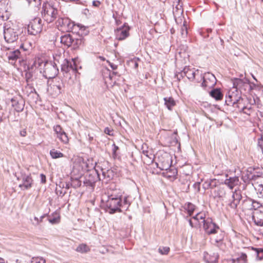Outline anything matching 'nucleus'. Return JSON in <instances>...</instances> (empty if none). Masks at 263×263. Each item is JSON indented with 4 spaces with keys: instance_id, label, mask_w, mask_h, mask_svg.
<instances>
[{
    "instance_id": "obj_1",
    "label": "nucleus",
    "mask_w": 263,
    "mask_h": 263,
    "mask_svg": "<svg viewBox=\"0 0 263 263\" xmlns=\"http://www.w3.org/2000/svg\"><path fill=\"white\" fill-rule=\"evenodd\" d=\"M130 204L127 196L123 198L122 195L112 194L108 195L103 206L106 212L112 214L127 211Z\"/></svg>"
},
{
    "instance_id": "obj_2",
    "label": "nucleus",
    "mask_w": 263,
    "mask_h": 263,
    "mask_svg": "<svg viewBox=\"0 0 263 263\" xmlns=\"http://www.w3.org/2000/svg\"><path fill=\"white\" fill-rule=\"evenodd\" d=\"M80 31L78 34L71 35L70 33H67L61 36V43L65 46L69 47H72L76 49L81 46H83L84 43V39L82 34L80 35Z\"/></svg>"
},
{
    "instance_id": "obj_3",
    "label": "nucleus",
    "mask_w": 263,
    "mask_h": 263,
    "mask_svg": "<svg viewBox=\"0 0 263 263\" xmlns=\"http://www.w3.org/2000/svg\"><path fill=\"white\" fill-rule=\"evenodd\" d=\"M56 24L58 27H60L61 29L66 32L76 33L77 32V29L81 31L85 30L84 26L80 24H75L74 22L66 17H59L57 21Z\"/></svg>"
},
{
    "instance_id": "obj_4",
    "label": "nucleus",
    "mask_w": 263,
    "mask_h": 263,
    "mask_svg": "<svg viewBox=\"0 0 263 263\" xmlns=\"http://www.w3.org/2000/svg\"><path fill=\"white\" fill-rule=\"evenodd\" d=\"M58 10L52 2L45 3L42 7V16L48 23L53 22L57 17Z\"/></svg>"
},
{
    "instance_id": "obj_5",
    "label": "nucleus",
    "mask_w": 263,
    "mask_h": 263,
    "mask_svg": "<svg viewBox=\"0 0 263 263\" xmlns=\"http://www.w3.org/2000/svg\"><path fill=\"white\" fill-rule=\"evenodd\" d=\"M101 178L97 170L94 169L92 171L87 172L84 176L83 181V186L93 191L96 186V183L98 181L101 180Z\"/></svg>"
},
{
    "instance_id": "obj_6",
    "label": "nucleus",
    "mask_w": 263,
    "mask_h": 263,
    "mask_svg": "<svg viewBox=\"0 0 263 263\" xmlns=\"http://www.w3.org/2000/svg\"><path fill=\"white\" fill-rule=\"evenodd\" d=\"M233 88L238 90L240 95L242 91L250 92L253 90L250 81L246 78L243 79L234 78L232 79Z\"/></svg>"
},
{
    "instance_id": "obj_7",
    "label": "nucleus",
    "mask_w": 263,
    "mask_h": 263,
    "mask_svg": "<svg viewBox=\"0 0 263 263\" xmlns=\"http://www.w3.org/2000/svg\"><path fill=\"white\" fill-rule=\"evenodd\" d=\"M14 175L17 180L22 181L18 185L22 190H28L32 187L33 180L31 174H26L24 171L21 170L19 173H15Z\"/></svg>"
},
{
    "instance_id": "obj_8",
    "label": "nucleus",
    "mask_w": 263,
    "mask_h": 263,
    "mask_svg": "<svg viewBox=\"0 0 263 263\" xmlns=\"http://www.w3.org/2000/svg\"><path fill=\"white\" fill-rule=\"evenodd\" d=\"M61 71L64 77L71 78V74L77 75L78 73L77 65L74 59L71 60L64 59L61 64Z\"/></svg>"
},
{
    "instance_id": "obj_9",
    "label": "nucleus",
    "mask_w": 263,
    "mask_h": 263,
    "mask_svg": "<svg viewBox=\"0 0 263 263\" xmlns=\"http://www.w3.org/2000/svg\"><path fill=\"white\" fill-rule=\"evenodd\" d=\"M202 81L201 86L205 89L206 88H213L216 84L217 79L215 76L210 72L200 74V79H197L196 82L199 83Z\"/></svg>"
},
{
    "instance_id": "obj_10",
    "label": "nucleus",
    "mask_w": 263,
    "mask_h": 263,
    "mask_svg": "<svg viewBox=\"0 0 263 263\" xmlns=\"http://www.w3.org/2000/svg\"><path fill=\"white\" fill-rule=\"evenodd\" d=\"M243 101L240 93L238 90L229 91L226 96L225 104L228 106L240 107V102Z\"/></svg>"
},
{
    "instance_id": "obj_11",
    "label": "nucleus",
    "mask_w": 263,
    "mask_h": 263,
    "mask_svg": "<svg viewBox=\"0 0 263 263\" xmlns=\"http://www.w3.org/2000/svg\"><path fill=\"white\" fill-rule=\"evenodd\" d=\"M43 28L42 20L40 17H35L31 20L27 25L28 33L35 36L42 31Z\"/></svg>"
},
{
    "instance_id": "obj_12",
    "label": "nucleus",
    "mask_w": 263,
    "mask_h": 263,
    "mask_svg": "<svg viewBox=\"0 0 263 263\" xmlns=\"http://www.w3.org/2000/svg\"><path fill=\"white\" fill-rule=\"evenodd\" d=\"M44 67L43 76L46 79H53L58 75L59 69L54 62H47L45 63Z\"/></svg>"
},
{
    "instance_id": "obj_13",
    "label": "nucleus",
    "mask_w": 263,
    "mask_h": 263,
    "mask_svg": "<svg viewBox=\"0 0 263 263\" xmlns=\"http://www.w3.org/2000/svg\"><path fill=\"white\" fill-rule=\"evenodd\" d=\"M40 66L39 60L34 61L32 63H29L27 67L25 70V80L27 83L32 81L33 78L35 77V73L38 67Z\"/></svg>"
},
{
    "instance_id": "obj_14",
    "label": "nucleus",
    "mask_w": 263,
    "mask_h": 263,
    "mask_svg": "<svg viewBox=\"0 0 263 263\" xmlns=\"http://www.w3.org/2000/svg\"><path fill=\"white\" fill-rule=\"evenodd\" d=\"M202 222L204 230L208 235L215 234L218 232V230H220L219 227L213 222L212 218H208L203 219Z\"/></svg>"
},
{
    "instance_id": "obj_15",
    "label": "nucleus",
    "mask_w": 263,
    "mask_h": 263,
    "mask_svg": "<svg viewBox=\"0 0 263 263\" xmlns=\"http://www.w3.org/2000/svg\"><path fill=\"white\" fill-rule=\"evenodd\" d=\"M130 28L127 23H124L123 25L115 30L116 39L118 41L125 39L129 36Z\"/></svg>"
},
{
    "instance_id": "obj_16",
    "label": "nucleus",
    "mask_w": 263,
    "mask_h": 263,
    "mask_svg": "<svg viewBox=\"0 0 263 263\" xmlns=\"http://www.w3.org/2000/svg\"><path fill=\"white\" fill-rule=\"evenodd\" d=\"M4 39L8 43H12L18 39V33L15 30L12 28H8L4 30Z\"/></svg>"
},
{
    "instance_id": "obj_17",
    "label": "nucleus",
    "mask_w": 263,
    "mask_h": 263,
    "mask_svg": "<svg viewBox=\"0 0 263 263\" xmlns=\"http://www.w3.org/2000/svg\"><path fill=\"white\" fill-rule=\"evenodd\" d=\"M232 200L229 203V205L231 209L236 210L240 201L242 199L241 191L240 190H235L232 194Z\"/></svg>"
},
{
    "instance_id": "obj_18",
    "label": "nucleus",
    "mask_w": 263,
    "mask_h": 263,
    "mask_svg": "<svg viewBox=\"0 0 263 263\" xmlns=\"http://www.w3.org/2000/svg\"><path fill=\"white\" fill-rule=\"evenodd\" d=\"M201 72L199 70H195L194 68L191 69L189 67H185L182 70V74L185 76L187 78L191 81H194L196 80V76H199Z\"/></svg>"
},
{
    "instance_id": "obj_19",
    "label": "nucleus",
    "mask_w": 263,
    "mask_h": 263,
    "mask_svg": "<svg viewBox=\"0 0 263 263\" xmlns=\"http://www.w3.org/2000/svg\"><path fill=\"white\" fill-rule=\"evenodd\" d=\"M24 95L28 97H31L33 100H37L39 97L38 93L36 92L35 88L29 83H27L26 86L23 89ZM36 101V100H34Z\"/></svg>"
},
{
    "instance_id": "obj_20",
    "label": "nucleus",
    "mask_w": 263,
    "mask_h": 263,
    "mask_svg": "<svg viewBox=\"0 0 263 263\" xmlns=\"http://www.w3.org/2000/svg\"><path fill=\"white\" fill-rule=\"evenodd\" d=\"M53 81V85L51 87L55 91V94L58 95L61 93L63 88L64 87V84L63 80L59 77H55Z\"/></svg>"
},
{
    "instance_id": "obj_21",
    "label": "nucleus",
    "mask_w": 263,
    "mask_h": 263,
    "mask_svg": "<svg viewBox=\"0 0 263 263\" xmlns=\"http://www.w3.org/2000/svg\"><path fill=\"white\" fill-rule=\"evenodd\" d=\"M219 184V181L216 179H209L205 181L202 184V187L204 190L213 189L217 187Z\"/></svg>"
},
{
    "instance_id": "obj_22",
    "label": "nucleus",
    "mask_w": 263,
    "mask_h": 263,
    "mask_svg": "<svg viewBox=\"0 0 263 263\" xmlns=\"http://www.w3.org/2000/svg\"><path fill=\"white\" fill-rule=\"evenodd\" d=\"M224 234V232L220 230V232L217 234L216 237L211 238L212 244L216 247L220 248L222 244Z\"/></svg>"
},
{
    "instance_id": "obj_23",
    "label": "nucleus",
    "mask_w": 263,
    "mask_h": 263,
    "mask_svg": "<svg viewBox=\"0 0 263 263\" xmlns=\"http://www.w3.org/2000/svg\"><path fill=\"white\" fill-rule=\"evenodd\" d=\"M224 183L232 190L235 186L239 184V179L237 176L230 177L224 180Z\"/></svg>"
},
{
    "instance_id": "obj_24",
    "label": "nucleus",
    "mask_w": 263,
    "mask_h": 263,
    "mask_svg": "<svg viewBox=\"0 0 263 263\" xmlns=\"http://www.w3.org/2000/svg\"><path fill=\"white\" fill-rule=\"evenodd\" d=\"M12 106L14 108L15 111L17 112L22 111L24 109V104L22 100L19 101L16 98H12L11 99Z\"/></svg>"
},
{
    "instance_id": "obj_25",
    "label": "nucleus",
    "mask_w": 263,
    "mask_h": 263,
    "mask_svg": "<svg viewBox=\"0 0 263 263\" xmlns=\"http://www.w3.org/2000/svg\"><path fill=\"white\" fill-rule=\"evenodd\" d=\"M166 173H163L164 176L168 178H173L174 180L177 178L178 174L177 170L175 167H171L165 168Z\"/></svg>"
},
{
    "instance_id": "obj_26",
    "label": "nucleus",
    "mask_w": 263,
    "mask_h": 263,
    "mask_svg": "<svg viewBox=\"0 0 263 263\" xmlns=\"http://www.w3.org/2000/svg\"><path fill=\"white\" fill-rule=\"evenodd\" d=\"M218 255L213 253L212 255L207 252L204 253V259L206 263H216L218 261Z\"/></svg>"
},
{
    "instance_id": "obj_27",
    "label": "nucleus",
    "mask_w": 263,
    "mask_h": 263,
    "mask_svg": "<svg viewBox=\"0 0 263 263\" xmlns=\"http://www.w3.org/2000/svg\"><path fill=\"white\" fill-rule=\"evenodd\" d=\"M210 95L216 101L220 100L222 99L223 94L220 88H214L210 92Z\"/></svg>"
},
{
    "instance_id": "obj_28",
    "label": "nucleus",
    "mask_w": 263,
    "mask_h": 263,
    "mask_svg": "<svg viewBox=\"0 0 263 263\" xmlns=\"http://www.w3.org/2000/svg\"><path fill=\"white\" fill-rule=\"evenodd\" d=\"M164 105L169 110H172L173 107L176 105V102L172 97H164L163 98Z\"/></svg>"
},
{
    "instance_id": "obj_29",
    "label": "nucleus",
    "mask_w": 263,
    "mask_h": 263,
    "mask_svg": "<svg viewBox=\"0 0 263 263\" xmlns=\"http://www.w3.org/2000/svg\"><path fill=\"white\" fill-rule=\"evenodd\" d=\"M22 56L20 50L16 49L9 53L8 59L9 61H15L17 59L21 58Z\"/></svg>"
},
{
    "instance_id": "obj_30",
    "label": "nucleus",
    "mask_w": 263,
    "mask_h": 263,
    "mask_svg": "<svg viewBox=\"0 0 263 263\" xmlns=\"http://www.w3.org/2000/svg\"><path fill=\"white\" fill-rule=\"evenodd\" d=\"M86 165V171L89 172L94 169H96L97 165V162L94 161L92 158H89L85 159Z\"/></svg>"
},
{
    "instance_id": "obj_31",
    "label": "nucleus",
    "mask_w": 263,
    "mask_h": 263,
    "mask_svg": "<svg viewBox=\"0 0 263 263\" xmlns=\"http://www.w3.org/2000/svg\"><path fill=\"white\" fill-rule=\"evenodd\" d=\"M252 199L248 197L242 200V205L243 210H252Z\"/></svg>"
},
{
    "instance_id": "obj_32",
    "label": "nucleus",
    "mask_w": 263,
    "mask_h": 263,
    "mask_svg": "<svg viewBox=\"0 0 263 263\" xmlns=\"http://www.w3.org/2000/svg\"><path fill=\"white\" fill-rule=\"evenodd\" d=\"M183 208L187 211L189 215L191 216L195 210L196 206L192 203L187 202L184 204Z\"/></svg>"
},
{
    "instance_id": "obj_33",
    "label": "nucleus",
    "mask_w": 263,
    "mask_h": 263,
    "mask_svg": "<svg viewBox=\"0 0 263 263\" xmlns=\"http://www.w3.org/2000/svg\"><path fill=\"white\" fill-rule=\"evenodd\" d=\"M80 177H70V181L72 183V187L76 189L82 186V180Z\"/></svg>"
},
{
    "instance_id": "obj_34",
    "label": "nucleus",
    "mask_w": 263,
    "mask_h": 263,
    "mask_svg": "<svg viewBox=\"0 0 263 263\" xmlns=\"http://www.w3.org/2000/svg\"><path fill=\"white\" fill-rule=\"evenodd\" d=\"M78 167H79V171L80 172V174L81 176L83 174L84 172H87V167L85 159L82 158L79 160Z\"/></svg>"
},
{
    "instance_id": "obj_35",
    "label": "nucleus",
    "mask_w": 263,
    "mask_h": 263,
    "mask_svg": "<svg viewBox=\"0 0 263 263\" xmlns=\"http://www.w3.org/2000/svg\"><path fill=\"white\" fill-rule=\"evenodd\" d=\"M102 175L103 179H106V181H109L112 178V171L111 170H105L101 168Z\"/></svg>"
},
{
    "instance_id": "obj_36",
    "label": "nucleus",
    "mask_w": 263,
    "mask_h": 263,
    "mask_svg": "<svg viewBox=\"0 0 263 263\" xmlns=\"http://www.w3.org/2000/svg\"><path fill=\"white\" fill-rule=\"evenodd\" d=\"M51 216L52 217H49L48 219V220L49 221V222L50 223H51L52 224H54L59 223L60 222V215L59 214L54 212L52 214Z\"/></svg>"
},
{
    "instance_id": "obj_37",
    "label": "nucleus",
    "mask_w": 263,
    "mask_h": 263,
    "mask_svg": "<svg viewBox=\"0 0 263 263\" xmlns=\"http://www.w3.org/2000/svg\"><path fill=\"white\" fill-rule=\"evenodd\" d=\"M76 251L81 253H85L89 252L90 251V249L87 245L82 243L78 246Z\"/></svg>"
},
{
    "instance_id": "obj_38",
    "label": "nucleus",
    "mask_w": 263,
    "mask_h": 263,
    "mask_svg": "<svg viewBox=\"0 0 263 263\" xmlns=\"http://www.w3.org/2000/svg\"><path fill=\"white\" fill-rule=\"evenodd\" d=\"M50 155L52 158L53 159L62 158L64 156L63 153H62L60 151L55 150V149H52L50 151Z\"/></svg>"
},
{
    "instance_id": "obj_39",
    "label": "nucleus",
    "mask_w": 263,
    "mask_h": 263,
    "mask_svg": "<svg viewBox=\"0 0 263 263\" xmlns=\"http://www.w3.org/2000/svg\"><path fill=\"white\" fill-rule=\"evenodd\" d=\"M143 154L146 157L147 160H145L147 164H151L153 163L154 161V156L148 155V151L147 150L142 151Z\"/></svg>"
},
{
    "instance_id": "obj_40",
    "label": "nucleus",
    "mask_w": 263,
    "mask_h": 263,
    "mask_svg": "<svg viewBox=\"0 0 263 263\" xmlns=\"http://www.w3.org/2000/svg\"><path fill=\"white\" fill-rule=\"evenodd\" d=\"M140 61V60L139 58L135 57L128 61V65L132 68L136 69L138 67V62Z\"/></svg>"
},
{
    "instance_id": "obj_41",
    "label": "nucleus",
    "mask_w": 263,
    "mask_h": 263,
    "mask_svg": "<svg viewBox=\"0 0 263 263\" xmlns=\"http://www.w3.org/2000/svg\"><path fill=\"white\" fill-rule=\"evenodd\" d=\"M252 174L251 171L247 170L246 174L242 175L241 176V179L246 184L250 183L251 181V175Z\"/></svg>"
},
{
    "instance_id": "obj_42",
    "label": "nucleus",
    "mask_w": 263,
    "mask_h": 263,
    "mask_svg": "<svg viewBox=\"0 0 263 263\" xmlns=\"http://www.w3.org/2000/svg\"><path fill=\"white\" fill-rule=\"evenodd\" d=\"M59 139L64 143H67L68 142V138L67 135L64 131L62 133H60L58 136H57Z\"/></svg>"
},
{
    "instance_id": "obj_43",
    "label": "nucleus",
    "mask_w": 263,
    "mask_h": 263,
    "mask_svg": "<svg viewBox=\"0 0 263 263\" xmlns=\"http://www.w3.org/2000/svg\"><path fill=\"white\" fill-rule=\"evenodd\" d=\"M252 219L255 225L259 227H263V219H256L255 216L253 215Z\"/></svg>"
},
{
    "instance_id": "obj_44",
    "label": "nucleus",
    "mask_w": 263,
    "mask_h": 263,
    "mask_svg": "<svg viewBox=\"0 0 263 263\" xmlns=\"http://www.w3.org/2000/svg\"><path fill=\"white\" fill-rule=\"evenodd\" d=\"M170 250V248L168 247H160L158 249L159 252L162 255H167Z\"/></svg>"
},
{
    "instance_id": "obj_45",
    "label": "nucleus",
    "mask_w": 263,
    "mask_h": 263,
    "mask_svg": "<svg viewBox=\"0 0 263 263\" xmlns=\"http://www.w3.org/2000/svg\"><path fill=\"white\" fill-rule=\"evenodd\" d=\"M261 206H262V205L260 202L252 199V210H257L258 208H259L260 207H261Z\"/></svg>"
},
{
    "instance_id": "obj_46",
    "label": "nucleus",
    "mask_w": 263,
    "mask_h": 263,
    "mask_svg": "<svg viewBox=\"0 0 263 263\" xmlns=\"http://www.w3.org/2000/svg\"><path fill=\"white\" fill-rule=\"evenodd\" d=\"M193 219L199 221V220H203L205 219V215L203 214H201L200 213H198L197 214H196L195 216L193 217Z\"/></svg>"
},
{
    "instance_id": "obj_47",
    "label": "nucleus",
    "mask_w": 263,
    "mask_h": 263,
    "mask_svg": "<svg viewBox=\"0 0 263 263\" xmlns=\"http://www.w3.org/2000/svg\"><path fill=\"white\" fill-rule=\"evenodd\" d=\"M256 253H257V258H258L259 260H261L263 259V249L259 248L256 249Z\"/></svg>"
},
{
    "instance_id": "obj_48",
    "label": "nucleus",
    "mask_w": 263,
    "mask_h": 263,
    "mask_svg": "<svg viewBox=\"0 0 263 263\" xmlns=\"http://www.w3.org/2000/svg\"><path fill=\"white\" fill-rule=\"evenodd\" d=\"M33 263H45L46 260L43 257H33L32 258Z\"/></svg>"
},
{
    "instance_id": "obj_49",
    "label": "nucleus",
    "mask_w": 263,
    "mask_h": 263,
    "mask_svg": "<svg viewBox=\"0 0 263 263\" xmlns=\"http://www.w3.org/2000/svg\"><path fill=\"white\" fill-rule=\"evenodd\" d=\"M239 258L240 259L241 263H246L247 261V256L245 253H241Z\"/></svg>"
},
{
    "instance_id": "obj_50",
    "label": "nucleus",
    "mask_w": 263,
    "mask_h": 263,
    "mask_svg": "<svg viewBox=\"0 0 263 263\" xmlns=\"http://www.w3.org/2000/svg\"><path fill=\"white\" fill-rule=\"evenodd\" d=\"M54 131L57 134V136L59 135L60 133H62L64 131L62 129V127L60 125H57L53 127Z\"/></svg>"
},
{
    "instance_id": "obj_51",
    "label": "nucleus",
    "mask_w": 263,
    "mask_h": 263,
    "mask_svg": "<svg viewBox=\"0 0 263 263\" xmlns=\"http://www.w3.org/2000/svg\"><path fill=\"white\" fill-rule=\"evenodd\" d=\"M119 149V147L115 143L112 144V157L114 158H116L117 157V151Z\"/></svg>"
},
{
    "instance_id": "obj_52",
    "label": "nucleus",
    "mask_w": 263,
    "mask_h": 263,
    "mask_svg": "<svg viewBox=\"0 0 263 263\" xmlns=\"http://www.w3.org/2000/svg\"><path fill=\"white\" fill-rule=\"evenodd\" d=\"M55 193L56 194L59 196H61V197H63L66 194V192L65 191V192H63L62 191V189H60V190H59L58 188H57L55 189Z\"/></svg>"
},
{
    "instance_id": "obj_53",
    "label": "nucleus",
    "mask_w": 263,
    "mask_h": 263,
    "mask_svg": "<svg viewBox=\"0 0 263 263\" xmlns=\"http://www.w3.org/2000/svg\"><path fill=\"white\" fill-rule=\"evenodd\" d=\"M181 32L182 35L187 34V26L184 24L183 26L181 27Z\"/></svg>"
},
{
    "instance_id": "obj_54",
    "label": "nucleus",
    "mask_w": 263,
    "mask_h": 263,
    "mask_svg": "<svg viewBox=\"0 0 263 263\" xmlns=\"http://www.w3.org/2000/svg\"><path fill=\"white\" fill-rule=\"evenodd\" d=\"M193 187L194 189L197 191V192H199L200 191V182H196L193 184Z\"/></svg>"
},
{
    "instance_id": "obj_55",
    "label": "nucleus",
    "mask_w": 263,
    "mask_h": 263,
    "mask_svg": "<svg viewBox=\"0 0 263 263\" xmlns=\"http://www.w3.org/2000/svg\"><path fill=\"white\" fill-rule=\"evenodd\" d=\"M173 135H175V136L173 138V142L175 143V144L179 143L180 144V143L177 137V132H175L173 134Z\"/></svg>"
},
{
    "instance_id": "obj_56",
    "label": "nucleus",
    "mask_w": 263,
    "mask_h": 263,
    "mask_svg": "<svg viewBox=\"0 0 263 263\" xmlns=\"http://www.w3.org/2000/svg\"><path fill=\"white\" fill-rule=\"evenodd\" d=\"M223 190V188H221V187H219L218 189V190L217 191V194H216V196L218 197H222V196H223V192H222V191Z\"/></svg>"
},
{
    "instance_id": "obj_57",
    "label": "nucleus",
    "mask_w": 263,
    "mask_h": 263,
    "mask_svg": "<svg viewBox=\"0 0 263 263\" xmlns=\"http://www.w3.org/2000/svg\"><path fill=\"white\" fill-rule=\"evenodd\" d=\"M261 174H257V175H251V180H257L258 178H260L261 177Z\"/></svg>"
},
{
    "instance_id": "obj_58",
    "label": "nucleus",
    "mask_w": 263,
    "mask_h": 263,
    "mask_svg": "<svg viewBox=\"0 0 263 263\" xmlns=\"http://www.w3.org/2000/svg\"><path fill=\"white\" fill-rule=\"evenodd\" d=\"M246 108H248V106L243 105L241 108L240 111L242 112L243 113L247 114L248 115H250V111L248 112V111H246Z\"/></svg>"
},
{
    "instance_id": "obj_59",
    "label": "nucleus",
    "mask_w": 263,
    "mask_h": 263,
    "mask_svg": "<svg viewBox=\"0 0 263 263\" xmlns=\"http://www.w3.org/2000/svg\"><path fill=\"white\" fill-rule=\"evenodd\" d=\"M212 29L208 28V29H206V33H207V34L206 35L203 34L202 33H203V32H201L200 33H201V35L202 36H203V37L204 38H206V37H208L209 36V34L210 33L212 32Z\"/></svg>"
},
{
    "instance_id": "obj_60",
    "label": "nucleus",
    "mask_w": 263,
    "mask_h": 263,
    "mask_svg": "<svg viewBox=\"0 0 263 263\" xmlns=\"http://www.w3.org/2000/svg\"><path fill=\"white\" fill-rule=\"evenodd\" d=\"M104 132H105V133H106V134H107V135H108L109 136H111V135H113V130H111L108 127H106L105 128Z\"/></svg>"
},
{
    "instance_id": "obj_61",
    "label": "nucleus",
    "mask_w": 263,
    "mask_h": 263,
    "mask_svg": "<svg viewBox=\"0 0 263 263\" xmlns=\"http://www.w3.org/2000/svg\"><path fill=\"white\" fill-rule=\"evenodd\" d=\"M40 177H41V182L42 183V184H44L46 182V176L43 174H41L40 175Z\"/></svg>"
},
{
    "instance_id": "obj_62",
    "label": "nucleus",
    "mask_w": 263,
    "mask_h": 263,
    "mask_svg": "<svg viewBox=\"0 0 263 263\" xmlns=\"http://www.w3.org/2000/svg\"><path fill=\"white\" fill-rule=\"evenodd\" d=\"M20 135L22 137H26L27 135V130L26 128L21 129L20 131Z\"/></svg>"
},
{
    "instance_id": "obj_63",
    "label": "nucleus",
    "mask_w": 263,
    "mask_h": 263,
    "mask_svg": "<svg viewBox=\"0 0 263 263\" xmlns=\"http://www.w3.org/2000/svg\"><path fill=\"white\" fill-rule=\"evenodd\" d=\"M65 187L66 189L68 190L70 189V187H72V183L71 181H69L66 182L65 186H64L63 185V188Z\"/></svg>"
},
{
    "instance_id": "obj_64",
    "label": "nucleus",
    "mask_w": 263,
    "mask_h": 263,
    "mask_svg": "<svg viewBox=\"0 0 263 263\" xmlns=\"http://www.w3.org/2000/svg\"><path fill=\"white\" fill-rule=\"evenodd\" d=\"M258 190L259 192L260 195L263 197V184H260L258 185Z\"/></svg>"
}]
</instances>
